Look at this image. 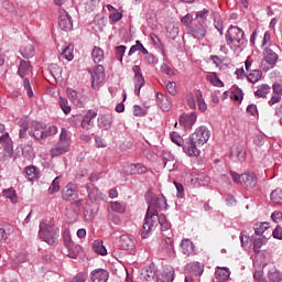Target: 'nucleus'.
Returning a JSON list of instances; mask_svg holds the SVG:
<instances>
[{"label":"nucleus","instance_id":"nucleus-1","mask_svg":"<svg viewBox=\"0 0 282 282\" xmlns=\"http://www.w3.org/2000/svg\"><path fill=\"white\" fill-rule=\"evenodd\" d=\"M165 206L166 199L163 196L156 197L150 202L142 226V239H149V237H151V232L158 228L159 224L163 232L171 229V223L166 220V216L164 214L159 215L160 210L165 208Z\"/></svg>","mask_w":282,"mask_h":282},{"label":"nucleus","instance_id":"nucleus-2","mask_svg":"<svg viewBox=\"0 0 282 282\" xmlns=\"http://www.w3.org/2000/svg\"><path fill=\"white\" fill-rule=\"evenodd\" d=\"M28 131L29 135H31V138H34V140H36L37 142L45 140V137H43V133H45V123L33 121L30 126V122L28 120H20L19 138L21 140H23V138H28Z\"/></svg>","mask_w":282,"mask_h":282},{"label":"nucleus","instance_id":"nucleus-3","mask_svg":"<svg viewBox=\"0 0 282 282\" xmlns=\"http://www.w3.org/2000/svg\"><path fill=\"white\" fill-rule=\"evenodd\" d=\"M225 41L231 50H239L248 43L246 32L239 26L230 25L225 34Z\"/></svg>","mask_w":282,"mask_h":282},{"label":"nucleus","instance_id":"nucleus-4","mask_svg":"<svg viewBox=\"0 0 282 282\" xmlns=\"http://www.w3.org/2000/svg\"><path fill=\"white\" fill-rule=\"evenodd\" d=\"M59 231L58 229H54V223L52 220H42L40 223V231L39 237L48 246H56L58 241Z\"/></svg>","mask_w":282,"mask_h":282},{"label":"nucleus","instance_id":"nucleus-5","mask_svg":"<svg viewBox=\"0 0 282 282\" xmlns=\"http://www.w3.org/2000/svg\"><path fill=\"white\" fill-rule=\"evenodd\" d=\"M72 147V139L67 137V129L62 128L59 133V141L51 149V158H58V155H65Z\"/></svg>","mask_w":282,"mask_h":282},{"label":"nucleus","instance_id":"nucleus-6","mask_svg":"<svg viewBox=\"0 0 282 282\" xmlns=\"http://www.w3.org/2000/svg\"><path fill=\"white\" fill-rule=\"evenodd\" d=\"M194 142H197L200 147H204L210 140V130L206 126L196 128L195 132L191 134Z\"/></svg>","mask_w":282,"mask_h":282},{"label":"nucleus","instance_id":"nucleus-7","mask_svg":"<svg viewBox=\"0 0 282 282\" xmlns=\"http://www.w3.org/2000/svg\"><path fill=\"white\" fill-rule=\"evenodd\" d=\"M200 147V144L193 140V137H189V140L183 145V151L189 158H198L199 153H202V151L199 150Z\"/></svg>","mask_w":282,"mask_h":282},{"label":"nucleus","instance_id":"nucleus-8","mask_svg":"<svg viewBox=\"0 0 282 282\" xmlns=\"http://www.w3.org/2000/svg\"><path fill=\"white\" fill-rule=\"evenodd\" d=\"M162 162L164 164V169H167L170 172L180 169V161H176L175 156L169 151L162 152Z\"/></svg>","mask_w":282,"mask_h":282},{"label":"nucleus","instance_id":"nucleus-9","mask_svg":"<svg viewBox=\"0 0 282 282\" xmlns=\"http://www.w3.org/2000/svg\"><path fill=\"white\" fill-rule=\"evenodd\" d=\"M78 197V186L74 183H68L65 187L62 189V199L65 202H73V199H76Z\"/></svg>","mask_w":282,"mask_h":282},{"label":"nucleus","instance_id":"nucleus-10","mask_svg":"<svg viewBox=\"0 0 282 282\" xmlns=\"http://www.w3.org/2000/svg\"><path fill=\"white\" fill-rule=\"evenodd\" d=\"M91 74V87L96 89L100 83L105 82V66L97 65Z\"/></svg>","mask_w":282,"mask_h":282},{"label":"nucleus","instance_id":"nucleus-11","mask_svg":"<svg viewBox=\"0 0 282 282\" xmlns=\"http://www.w3.org/2000/svg\"><path fill=\"white\" fill-rule=\"evenodd\" d=\"M132 72L134 74V94L135 96H140V89L144 87V76H142V72L138 65L132 67Z\"/></svg>","mask_w":282,"mask_h":282},{"label":"nucleus","instance_id":"nucleus-12","mask_svg":"<svg viewBox=\"0 0 282 282\" xmlns=\"http://www.w3.org/2000/svg\"><path fill=\"white\" fill-rule=\"evenodd\" d=\"M64 246L66 248L65 254L70 259H76V251L74 250V241H72V235L69 230H65L63 234Z\"/></svg>","mask_w":282,"mask_h":282},{"label":"nucleus","instance_id":"nucleus-13","mask_svg":"<svg viewBox=\"0 0 282 282\" xmlns=\"http://www.w3.org/2000/svg\"><path fill=\"white\" fill-rule=\"evenodd\" d=\"M58 25L61 30H63L64 32H72V30H74V23L72 22V17H69V13H67V11L61 12Z\"/></svg>","mask_w":282,"mask_h":282},{"label":"nucleus","instance_id":"nucleus-14","mask_svg":"<svg viewBox=\"0 0 282 282\" xmlns=\"http://www.w3.org/2000/svg\"><path fill=\"white\" fill-rule=\"evenodd\" d=\"M247 155L248 154L246 152V148L242 144H235L231 148V158L236 162H240V163L245 162Z\"/></svg>","mask_w":282,"mask_h":282},{"label":"nucleus","instance_id":"nucleus-15","mask_svg":"<svg viewBox=\"0 0 282 282\" xmlns=\"http://www.w3.org/2000/svg\"><path fill=\"white\" fill-rule=\"evenodd\" d=\"M90 280L93 282H107L109 281V271L105 269H95L90 272Z\"/></svg>","mask_w":282,"mask_h":282},{"label":"nucleus","instance_id":"nucleus-16","mask_svg":"<svg viewBox=\"0 0 282 282\" xmlns=\"http://www.w3.org/2000/svg\"><path fill=\"white\" fill-rule=\"evenodd\" d=\"M181 250L182 253L186 257H194V254H197L195 251V245L188 238H185L181 241Z\"/></svg>","mask_w":282,"mask_h":282},{"label":"nucleus","instance_id":"nucleus-17","mask_svg":"<svg viewBox=\"0 0 282 282\" xmlns=\"http://www.w3.org/2000/svg\"><path fill=\"white\" fill-rule=\"evenodd\" d=\"M207 25L205 24H194L192 28H191V34L194 39H198V40H202V39H206V34H207Z\"/></svg>","mask_w":282,"mask_h":282},{"label":"nucleus","instance_id":"nucleus-18","mask_svg":"<svg viewBox=\"0 0 282 282\" xmlns=\"http://www.w3.org/2000/svg\"><path fill=\"white\" fill-rule=\"evenodd\" d=\"M96 116H98L96 110H88L82 120V128L89 131V129L94 127V118H96Z\"/></svg>","mask_w":282,"mask_h":282},{"label":"nucleus","instance_id":"nucleus-19","mask_svg":"<svg viewBox=\"0 0 282 282\" xmlns=\"http://www.w3.org/2000/svg\"><path fill=\"white\" fill-rule=\"evenodd\" d=\"M156 104L162 111H171V107H173L171 99L160 93L156 94Z\"/></svg>","mask_w":282,"mask_h":282},{"label":"nucleus","instance_id":"nucleus-20","mask_svg":"<svg viewBox=\"0 0 282 282\" xmlns=\"http://www.w3.org/2000/svg\"><path fill=\"white\" fill-rule=\"evenodd\" d=\"M196 122H197L196 112H191L189 115L181 116V124H183L185 129H192Z\"/></svg>","mask_w":282,"mask_h":282},{"label":"nucleus","instance_id":"nucleus-21","mask_svg":"<svg viewBox=\"0 0 282 282\" xmlns=\"http://www.w3.org/2000/svg\"><path fill=\"white\" fill-rule=\"evenodd\" d=\"M186 272H192V274H195L196 276H202L204 274V264L199 262H191L185 265Z\"/></svg>","mask_w":282,"mask_h":282},{"label":"nucleus","instance_id":"nucleus-22","mask_svg":"<svg viewBox=\"0 0 282 282\" xmlns=\"http://www.w3.org/2000/svg\"><path fill=\"white\" fill-rule=\"evenodd\" d=\"M66 94L68 97V100L73 102V105H76V107H79V105H83V95L78 91H76L74 88H67Z\"/></svg>","mask_w":282,"mask_h":282},{"label":"nucleus","instance_id":"nucleus-23","mask_svg":"<svg viewBox=\"0 0 282 282\" xmlns=\"http://www.w3.org/2000/svg\"><path fill=\"white\" fill-rule=\"evenodd\" d=\"M263 61L270 65V67H274L276 65V62L279 61V54H276L271 48H265Z\"/></svg>","mask_w":282,"mask_h":282},{"label":"nucleus","instance_id":"nucleus-24","mask_svg":"<svg viewBox=\"0 0 282 282\" xmlns=\"http://www.w3.org/2000/svg\"><path fill=\"white\" fill-rule=\"evenodd\" d=\"M111 124H113V117H111V115H101L98 117V126L100 129L109 131V129H111Z\"/></svg>","mask_w":282,"mask_h":282},{"label":"nucleus","instance_id":"nucleus-25","mask_svg":"<svg viewBox=\"0 0 282 282\" xmlns=\"http://www.w3.org/2000/svg\"><path fill=\"white\" fill-rule=\"evenodd\" d=\"M14 232V227L8 223L0 224V241H8V237Z\"/></svg>","mask_w":282,"mask_h":282},{"label":"nucleus","instance_id":"nucleus-26","mask_svg":"<svg viewBox=\"0 0 282 282\" xmlns=\"http://www.w3.org/2000/svg\"><path fill=\"white\" fill-rule=\"evenodd\" d=\"M18 74L20 78H25V76H30V74H32V65L30 64L29 61L22 59L20 62Z\"/></svg>","mask_w":282,"mask_h":282},{"label":"nucleus","instance_id":"nucleus-27","mask_svg":"<svg viewBox=\"0 0 282 282\" xmlns=\"http://www.w3.org/2000/svg\"><path fill=\"white\" fill-rule=\"evenodd\" d=\"M246 78L252 85H257L261 78H263V72L260 69H251L249 73L246 74Z\"/></svg>","mask_w":282,"mask_h":282},{"label":"nucleus","instance_id":"nucleus-28","mask_svg":"<svg viewBox=\"0 0 282 282\" xmlns=\"http://www.w3.org/2000/svg\"><path fill=\"white\" fill-rule=\"evenodd\" d=\"M120 247L122 248V250H128L131 252V250H134L135 248V241H133V238H131L130 236H121Z\"/></svg>","mask_w":282,"mask_h":282},{"label":"nucleus","instance_id":"nucleus-29","mask_svg":"<svg viewBox=\"0 0 282 282\" xmlns=\"http://www.w3.org/2000/svg\"><path fill=\"white\" fill-rule=\"evenodd\" d=\"M270 91H272V87L268 84H262L258 86L254 91V96L256 98H268V96H270Z\"/></svg>","mask_w":282,"mask_h":282},{"label":"nucleus","instance_id":"nucleus-30","mask_svg":"<svg viewBox=\"0 0 282 282\" xmlns=\"http://www.w3.org/2000/svg\"><path fill=\"white\" fill-rule=\"evenodd\" d=\"M242 184L249 188H254L257 186V174L256 173H245L242 174Z\"/></svg>","mask_w":282,"mask_h":282},{"label":"nucleus","instance_id":"nucleus-31","mask_svg":"<svg viewBox=\"0 0 282 282\" xmlns=\"http://www.w3.org/2000/svg\"><path fill=\"white\" fill-rule=\"evenodd\" d=\"M208 14H210L208 9L196 12L195 23H197V25H206V23H208Z\"/></svg>","mask_w":282,"mask_h":282},{"label":"nucleus","instance_id":"nucleus-32","mask_svg":"<svg viewBox=\"0 0 282 282\" xmlns=\"http://www.w3.org/2000/svg\"><path fill=\"white\" fill-rule=\"evenodd\" d=\"M175 281V270L173 267H169L163 271L162 279L156 280V282H172Z\"/></svg>","mask_w":282,"mask_h":282},{"label":"nucleus","instance_id":"nucleus-33","mask_svg":"<svg viewBox=\"0 0 282 282\" xmlns=\"http://www.w3.org/2000/svg\"><path fill=\"white\" fill-rule=\"evenodd\" d=\"M215 278L219 282L228 281L230 279V271L226 268H218L215 272Z\"/></svg>","mask_w":282,"mask_h":282},{"label":"nucleus","instance_id":"nucleus-34","mask_svg":"<svg viewBox=\"0 0 282 282\" xmlns=\"http://www.w3.org/2000/svg\"><path fill=\"white\" fill-rule=\"evenodd\" d=\"M26 178L30 182H34V180H39V173L36 172V167L34 165L26 166L23 171Z\"/></svg>","mask_w":282,"mask_h":282},{"label":"nucleus","instance_id":"nucleus-35","mask_svg":"<svg viewBox=\"0 0 282 282\" xmlns=\"http://www.w3.org/2000/svg\"><path fill=\"white\" fill-rule=\"evenodd\" d=\"M130 173L131 175H142L147 173V166L142 163H132L130 164Z\"/></svg>","mask_w":282,"mask_h":282},{"label":"nucleus","instance_id":"nucleus-36","mask_svg":"<svg viewBox=\"0 0 282 282\" xmlns=\"http://www.w3.org/2000/svg\"><path fill=\"white\" fill-rule=\"evenodd\" d=\"M268 279L270 282H282V272L276 268H272L268 272Z\"/></svg>","mask_w":282,"mask_h":282},{"label":"nucleus","instance_id":"nucleus-37","mask_svg":"<svg viewBox=\"0 0 282 282\" xmlns=\"http://www.w3.org/2000/svg\"><path fill=\"white\" fill-rule=\"evenodd\" d=\"M206 80L210 83L214 87H224V82L219 79V76H217V73H209L206 75Z\"/></svg>","mask_w":282,"mask_h":282},{"label":"nucleus","instance_id":"nucleus-38","mask_svg":"<svg viewBox=\"0 0 282 282\" xmlns=\"http://www.w3.org/2000/svg\"><path fill=\"white\" fill-rule=\"evenodd\" d=\"M93 250L101 257H105L107 254V248L105 247V245H102V240H95L93 242Z\"/></svg>","mask_w":282,"mask_h":282},{"label":"nucleus","instance_id":"nucleus-39","mask_svg":"<svg viewBox=\"0 0 282 282\" xmlns=\"http://www.w3.org/2000/svg\"><path fill=\"white\" fill-rule=\"evenodd\" d=\"M20 54L23 58H32L34 56V46L32 44H25L20 48Z\"/></svg>","mask_w":282,"mask_h":282},{"label":"nucleus","instance_id":"nucleus-40","mask_svg":"<svg viewBox=\"0 0 282 282\" xmlns=\"http://www.w3.org/2000/svg\"><path fill=\"white\" fill-rule=\"evenodd\" d=\"M109 208L112 209L113 213L124 214L127 212V204L120 202H111Z\"/></svg>","mask_w":282,"mask_h":282},{"label":"nucleus","instance_id":"nucleus-41","mask_svg":"<svg viewBox=\"0 0 282 282\" xmlns=\"http://www.w3.org/2000/svg\"><path fill=\"white\" fill-rule=\"evenodd\" d=\"M94 63H101V61L105 58V52L102 48L95 46L91 53Z\"/></svg>","mask_w":282,"mask_h":282},{"label":"nucleus","instance_id":"nucleus-42","mask_svg":"<svg viewBox=\"0 0 282 282\" xmlns=\"http://www.w3.org/2000/svg\"><path fill=\"white\" fill-rule=\"evenodd\" d=\"M196 102L198 105L199 111L204 112L206 109H208V106L206 105V101L204 100V96L200 91L195 93Z\"/></svg>","mask_w":282,"mask_h":282},{"label":"nucleus","instance_id":"nucleus-43","mask_svg":"<svg viewBox=\"0 0 282 282\" xmlns=\"http://www.w3.org/2000/svg\"><path fill=\"white\" fill-rule=\"evenodd\" d=\"M271 202L278 204V206H282V188H276L271 193Z\"/></svg>","mask_w":282,"mask_h":282},{"label":"nucleus","instance_id":"nucleus-44","mask_svg":"<svg viewBox=\"0 0 282 282\" xmlns=\"http://www.w3.org/2000/svg\"><path fill=\"white\" fill-rule=\"evenodd\" d=\"M62 57L66 61H74V45L69 44L65 46L62 52Z\"/></svg>","mask_w":282,"mask_h":282},{"label":"nucleus","instance_id":"nucleus-45","mask_svg":"<svg viewBox=\"0 0 282 282\" xmlns=\"http://www.w3.org/2000/svg\"><path fill=\"white\" fill-rule=\"evenodd\" d=\"M3 195L4 197H7V199H10L12 204H17V202H19V198L17 196V191H14V188H8L3 191Z\"/></svg>","mask_w":282,"mask_h":282},{"label":"nucleus","instance_id":"nucleus-46","mask_svg":"<svg viewBox=\"0 0 282 282\" xmlns=\"http://www.w3.org/2000/svg\"><path fill=\"white\" fill-rule=\"evenodd\" d=\"M268 228H270V224H268V223H258V224L254 225L253 230H254L256 235L261 237V235H263V232H265V230H268Z\"/></svg>","mask_w":282,"mask_h":282},{"label":"nucleus","instance_id":"nucleus-47","mask_svg":"<svg viewBox=\"0 0 282 282\" xmlns=\"http://www.w3.org/2000/svg\"><path fill=\"white\" fill-rule=\"evenodd\" d=\"M86 188H87V192H88V197L90 199H95L96 200V199H98V197H100V192L98 191V188L94 187L93 184H87Z\"/></svg>","mask_w":282,"mask_h":282},{"label":"nucleus","instance_id":"nucleus-48","mask_svg":"<svg viewBox=\"0 0 282 282\" xmlns=\"http://www.w3.org/2000/svg\"><path fill=\"white\" fill-rule=\"evenodd\" d=\"M58 180H61V176H56L53 180L51 186L48 187L50 195H54V193H58V191H61V182Z\"/></svg>","mask_w":282,"mask_h":282},{"label":"nucleus","instance_id":"nucleus-49","mask_svg":"<svg viewBox=\"0 0 282 282\" xmlns=\"http://www.w3.org/2000/svg\"><path fill=\"white\" fill-rule=\"evenodd\" d=\"M196 181L198 182L199 186H208L210 184V176L208 174H198L196 177Z\"/></svg>","mask_w":282,"mask_h":282},{"label":"nucleus","instance_id":"nucleus-50","mask_svg":"<svg viewBox=\"0 0 282 282\" xmlns=\"http://www.w3.org/2000/svg\"><path fill=\"white\" fill-rule=\"evenodd\" d=\"M170 138H171V140H172V142L174 143V144H176L177 147H183L184 148V139L182 138V135H180V133H177V132H172L171 134H170Z\"/></svg>","mask_w":282,"mask_h":282},{"label":"nucleus","instance_id":"nucleus-51","mask_svg":"<svg viewBox=\"0 0 282 282\" xmlns=\"http://www.w3.org/2000/svg\"><path fill=\"white\" fill-rule=\"evenodd\" d=\"M59 107L62 111L65 113V116L72 112V107H69V101H67V99L63 97L59 98Z\"/></svg>","mask_w":282,"mask_h":282},{"label":"nucleus","instance_id":"nucleus-52","mask_svg":"<svg viewBox=\"0 0 282 282\" xmlns=\"http://www.w3.org/2000/svg\"><path fill=\"white\" fill-rule=\"evenodd\" d=\"M58 133V128L56 126H51L46 130L44 129V132H42V138L44 140L46 138H50L51 135H56Z\"/></svg>","mask_w":282,"mask_h":282},{"label":"nucleus","instance_id":"nucleus-53","mask_svg":"<svg viewBox=\"0 0 282 282\" xmlns=\"http://www.w3.org/2000/svg\"><path fill=\"white\" fill-rule=\"evenodd\" d=\"M181 22L183 23V25H185V28H193V14L187 13L185 17H183L181 19Z\"/></svg>","mask_w":282,"mask_h":282},{"label":"nucleus","instance_id":"nucleus-54","mask_svg":"<svg viewBox=\"0 0 282 282\" xmlns=\"http://www.w3.org/2000/svg\"><path fill=\"white\" fill-rule=\"evenodd\" d=\"M186 100L189 109H197V104H196L197 98L195 97V95L188 94L186 96Z\"/></svg>","mask_w":282,"mask_h":282},{"label":"nucleus","instance_id":"nucleus-55","mask_svg":"<svg viewBox=\"0 0 282 282\" xmlns=\"http://www.w3.org/2000/svg\"><path fill=\"white\" fill-rule=\"evenodd\" d=\"M262 247H263V239L256 238L253 240V252H256V254H259V252H261Z\"/></svg>","mask_w":282,"mask_h":282},{"label":"nucleus","instance_id":"nucleus-56","mask_svg":"<svg viewBox=\"0 0 282 282\" xmlns=\"http://www.w3.org/2000/svg\"><path fill=\"white\" fill-rule=\"evenodd\" d=\"M109 19L113 23H118V21H120L122 19V12H120V11H118V9H116L112 13L109 14Z\"/></svg>","mask_w":282,"mask_h":282},{"label":"nucleus","instance_id":"nucleus-57","mask_svg":"<svg viewBox=\"0 0 282 282\" xmlns=\"http://www.w3.org/2000/svg\"><path fill=\"white\" fill-rule=\"evenodd\" d=\"M133 116L137 118H142V116H147V111L142 109L139 105L133 106Z\"/></svg>","mask_w":282,"mask_h":282},{"label":"nucleus","instance_id":"nucleus-58","mask_svg":"<svg viewBox=\"0 0 282 282\" xmlns=\"http://www.w3.org/2000/svg\"><path fill=\"white\" fill-rule=\"evenodd\" d=\"M98 3H100V0H88L85 8L88 12H94V10H96V6H98Z\"/></svg>","mask_w":282,"mask_h":282},{"label":"nucleus","instance_id":"nucleus-59","mask_svg":"<svg viewBox=\"0 0 282 282\" xmlns=\"http://www.w3.org/2000/svg\"><path fill=\"white\" fill-rule=\"evenodd\" d=\"M231 99L241 102L243 100V91L236 89L231 93Z\"/></svg>","mask_w":282,"mask_h":282},{"label":"nucleus","instance_id":"nucleus-60","mask_svg":"<svg viewBox=\"0 0 282 282\" xmlns=\"http://www.w3.org/2000/svg\"><path fill=\"white\" fill-rule=\"evenodd\" d=\"M10 142H12V140L10 139V133L6 132L0 135V144H2V147L10 145Z\"/></svg>","mask_w":282,"mask_h":282},{"label":"nucleus","instance_id":"nucleus-61","mask_svg":"<svg viewBox=\"0 0 282 282\" xmlns=\"http://www.w3.org/2000/svg\"><path fill=\"white\" fill-rule=\"evenodd\" d=\"M174 186L177 191L176 197L180 199L184 198V185H182V183L174 182Z\"/></svg>","mask_w":282,"mask_h":282},{"label":"nucleus","instance_id":"nucleus-62","mask_svg":"<svg viewBox=\"0 0 282 282\" xmlns=\"http://www.w3.org/2000/svg\"><path fill=\"white\" fill-rule=\"evenodd\" d=\"M272 91L274 96H280L282 98V85L279 83H274L272 85Z\"/></svg>","mask_w":282,"mask_h":282},{"label":"nucleus","instance_id":"nucleus-63","mask_svg":"<svg viewBox=\"0 0 282 282\" xmlns=\"http://www.w3.org/2000/svg\"><path fill=\"white\" fill-rule=\"evenodd\" d=\"M87 281V274L79 272L72 279L70 282H86Z\"/></svg>","mask_w":282,"mask_h":282},{"label":"nucleus","instance_id":"nucleus-64","mask_svg":"<svg viewBox=\"0 0 282 282\" xmlns=\"http://www.w3.org/2000/svg\"><path fill=\"white\" fill-rule=\"evenodd\" d=\"M274 239H282V227L276 226L275 229L272 232Z\"/></svg>","mask_w":282,"mask_h":282}]
</instances>
